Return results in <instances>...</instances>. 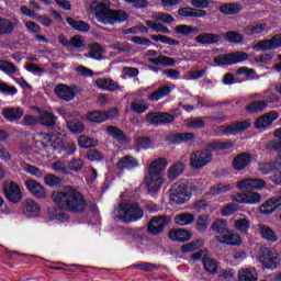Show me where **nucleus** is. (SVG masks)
Listing matches in <instances>:
<instances>
[{
	"mask_svg": "<svg viewBox=\"0 0 281 281\" xmlns=\"http://www.w3.org/2000/svg\"><path fill=\"white\" fill-rule=\"evenodd\" d=\"M44 183L48 186V188H58V186L63 184V179L58 178V176L48 173L44 177Z\"/></svg>",
	"mask_w": 281,
	"mask_h": 281,
	"instance_id": "bf43d9fd",
	"label": "nucleus"
},
{
	"mask_svg": "<svg viewBox=\"0 0 281 281\" xmlns=\"http://www.w3.org/2000/svg\"><path fill=\"white\" fill-rule=\"evenodd\" d=\"M106 132L111 137L116 139V142H126V134L117 126L109 125Z\"/></svg>",
	"mask_w": 281,
	"mask_h": 281,
	"instance_id": "de8ad7c7",
	"label": "nucleus"
},
{
	"mask_svg": "<svg viewBox=\"0 0 281 281\" xmlns=\"http://www.w3.org/2000/svg\"><path fill=\"white\" fill-rule=\"evenodd\" d=\"M86 157L89 161H102L104 159L102 151H99L98 149H90Z\"/></svg>",
	"mask_w": 281,
	"mask_h": 281,
	"instance_id": "69168bd1",
	"label": "nucleus"
},
{
	"mask_svg": "<svg viewBox=\"0 0 281 281\" xmlns=\"http://www.w3.org/2000/svg\"><path fill=\"white\" fill-rule=\"evenodd\" d=\"M280 210L281 196L270 198L266 202H263L259 207L260 214H265V216H269L270 214H273V212H280Z\"/></svg>",
	"mask_w": 281,
	"mask_h": 281,
	"instance_id": "2eb2a0df",
	"label": "nucleus"
},
{
	"mask_svg": "<svg viewBox=\"0 0 281 281\" xmlns=\"http://www.w3.org/2000/svg\"><path fill=\"white\" fill-rule=\"evenodd\" d=\"M173 32L178 37L188 38L189 36H192V34H199V27L188 24H180L175 26Z\"/></svg>",
	"mask_w": 281,
	"mask_h": 281,
	"instance_id": "c85d7f7f",
	"label": "nucleus"
},
{
	"mask_svg": "<svg viewBox=\"0 0 281 281\" xmlns=\"http://www.w3.org/2000/svg\"><path fill=\"white\" fill-rule=\"evenodd\" d=\"M220 12L226 16H232L243 12V5L236 2L224 3L220 7Z\"/></svg>",
	"mask_w": 281,
	"mask_h": 281,
	"instance_id": "2f4dec72",
	"label": "nucleus"
},
{
	"mask_svg": "<svg viewBox=\"0 0 281 281\" xmlns=\"http://www.w3.org/2000/svg\"><path fill=\"white\" fill-rule=\"evenodd\" d=\"M212 232L215 234H220V236H223L224 234H227L229 228H227V222L225 220H216L211 225Z\"/></svg>",
	"mask_w": 281,
	"mask_h": 281,
	"instance_id": "09e8293b",
	"label": "nucleus"
},
{
	"mask_svg": "<svg viewBox=\"0 0 281 281\" xmlns=\"http://www.w3.org/2000/svg\"><path fill=\"white\" fill-rule=\"evenodd\" d=\"M189 128L199 130V128H205V121L201 117L192 119L189 121L188 124Z\"/></svg>",
	"mask_w": 281,
	"mask_h": 281,
	"instance_id": "774afa93",
	"label": "nucleus"
},
{
	"mask_svg": "<svg viewBox=\"0 0 281 281\" xmlns=\"http://www.w3.org/2000/svg\"><path fill=\"white\" fill-rule=\"evenodd\" d=\"M24 186L26 190L30 191L33 196H35V199H45L47 196L45 188H43L42 184L34 179H27L24 182Z\"/></svg>",
	"mask_w": 281,
	"mask_h": 281,
	"instance_id": "6ab92c4d",
	"label": "nucleus"
},
{
	"mask_svg": "<svg viewBox=\"0 0 281 281\" xmlns=\"http://www.w3.org/2000/svg\"><path fill=\"white\" fill-rule=\"evenodd\" d=\"M234 148V143L232 140L221 142L215 140L209 143L203 150L193 151L190 156L191 168L195 170H201L205 168L207 164H212V153H218L221 150H229Z\"/></svg>",
	"mask_w": 281,
	"mask_h": 281,
	"instance_id": "f03ea898",
	"label": "nucleus"
},
{
	"mask_svg": "<svg viewBox=\"0 0 281 281\" xmlns=\"http://www.w3.org/2000/svg\"><path fill=\"white\" fill-rule=\"evenodd\" d=\"M106 114H104V112L101 111L89 112L87 115V120L89 122H92L93 124H102L106 122Z\"/></svg>",
	"mask_w": 281,
	"mask_h": 281,
	"instance_id": "8fccbe9b",
	"label": "nucleus"
},
{
	"mask_svg": "<svg viewBox=\"0 0 281 281\" xmlns=\"http://www.w3.org/2000/svg\"><path fill=\"white\" fill-rule=\"evenodd\" d=\"M192 196V192L188 187V182L179 180L173 183L170 188V201H172L176 205H183V203H188Z\"/></svg>",
	"mask_w": 281,
	"mask_h": 281,
	"instance_id": "423d86ee",
	"label": "nucleus"
},
{
	"mask_svg": "<svg viewBox=\"0 0 281 281\" xmlns=\"http://www.w3.org/2000/svg\"><path fill=\"white\" fill-rule=\"evenodd\" d=\"M248 128H251L249 121L234 122L224 128V133L225 135H238V133H245Z\"/></svg>",
	"mask_w": 281,
	"mask_h": 281,
	"instance_id": "393cba45",
	"label": "nucleus"
},
{
	"mask_svg": "<svg viewBox=\"0 0 281 281\" xmlns=\"http://www.w3.org/2000/svg\"><path fill=\"white\" fill-rule=\"evenodd\" d=\"M57 207L70 214H82L87 210V199L78 189L68 186L63 191H54L50 195Z\"/></svg>",
	"mask_w": 281,
	"mask_h": 281,
	"instance_id": "f257e3e1",
	"label": "nucleus"
},
{
	"mask_svg": "<svg viewBox=\"0 0 281 281\" xmlns=\"http://www.w3.org/2000/svg\"><path fill=\"white\" fill-rule=\"evenodd\" d=\"M249 227H251V223L248 218L244 217L235 221V229L240 234H249Z\"/></svg>",
	"mask_w": 281,
	"mask_h": 281,
	"instance_id": "603ef678",
	"label": "nucleus"
},
{
	"mask_svg": "<svg viewBox=\"0 0 281 281\" xmlns=\"http://www.w3.org/2000/svg\"><path fill=\"white\" fill-rule=\"evenodd\" d=\"M194 139H196V134L192 132H176L165 137V140L170 146H181V144H189V142H194Z\"/></svg>",
	"mask_w": 281,
	"mask_h": 281,
	"instance_id": "9b49d317",
	"label": "nucleus"
},
{
	"mask_svg": "<svg viewBox=\"0 0 281 281\" xmlns=\"http://www.w3.org/2000/svg\"><path fill=\"white\" fill-rule=\"evenodd\" d=\"M281 47V35H273L270 40H261L252 45L255 52H271Z\"/></svg>",
	"mask_w": 281,
	"mask_h": 281,
	"instance_id": "f8f14e48",
	"label": "nucleus"
},
{
	"mask_svg": "<svg viewBox=\"0 0 281 281\" xmlns=\"http://www.w3.org/2000/svg\"><path fill=\"white\" fill-rule=\"evenodd\" d=\"M267 30V23H259L254 26H246L244 32L246 36H254V34H262V31Z\"/></svg>",
	"mask_w": 281,
	"mask_h": 281,
	"instance_id": "5fc2aeb1",
	"label": "nucleus"
},
{
	"mask_svg": "<svg viewBox=\"0 0 281 281\" xmlns=\"http://www.w3.org/2000/svg\"><path fill=\"white\" fill-rule=\"evenodd\" d=\"M171 223L172 216L170 215L154 216L147 223V234H149V236H161Z\"/></svg>",
	"mask_w": 281,
	"mask_h": 281,
	"instance_id": "6e6552de",
	"label": "nucleus"
},
{
	"mask_svg": "<svg viewBox=\"0 0 281 281\" xmlns=\"http://www.w3.org/2000/svg\"><path fill=\"white\" fill-rule=\"evenodd\" d=\"M249 164H251V154L249 153H241L233 159L234 170H245Z\"/></svg>",
	"mask_w": 281,
	"mask_h": 281,
	"instance_id": "bb28decb",
	"label": "nucleus"
},
{
	"mask_svg": "<svg viewBox=\"0 0 281 281\" xmlns=\"http://www.w3.org/2000/svg\"><path fill=\"white\" fill-rule=\"evenodd\" d=\"M90 10L93 12L99 23L103 25H117V23L128 21V13H126V11L111 9L102 0H94L90 4Z\"/></svg>",
	"mask_w": 281,
	"mask_h": 281,
	"instance_id": "7ed1b4c3",
	"label": "nucleus"
},
{
	"mask_svg": "<svg viewBox=\"0 0 281 281\" xmlns=\"http://www.w3.org/2000/svg\"><path fill=\"white\" fill-rule=\"evenodd\" d=\"M0 71H3L8 76L16 74V66L8 60L0 59Z\"/></svg>",
	"mask_w": 281,
	"mask_h": 281,
	"instance_id": "13d9d810",
	"label": "nucleus"
},
{
	"mask_svg": "<svg viewBox=\"0 0 281 281\" xmlns=\"http://www.w3.org/2000/svg\"><path fill=\"white\" fill-rule=\"evenodd\" d=\"M202 265L204 271L210 273V276H216V273H218V262H216V260H214L212 257L205 255L202 258Z\"/></svg>",
	"mask_w": 281,
	"mask_h": 281,
	"instance_id": "473e14b6",
	"label": "nucleus"
},
{
	"mask_svg": "<svg viewBox=\"0 0 281 281\" xmlns=\"http://www.w3.org/2000/svg\"><path fill=\"white\" fill-rule=\"evenodd\" d=\"M186 162L183 161H177L172 166L169 167L167 171V177L169 181H176V179H179L183 172H186Z\"/></svg>",
	"mask_w": 281,
	"mask_h": 281,
	"instance_id": "cd10ccee",
	"label": "nucleus"
},
{
	"mask_svg": "<svg viewBox=\"0 0 281 281\" xmlns=\"http://www.w3.org/2000/svg\"><path fill=\"white\" fill-rule=\"evenodd\" d=\"M66 126L68 131H70V133H74L75 135H80L81 133H85L87 128L85 122L79 120L66 121Z\"/></svg>",
	"mask_w": 281,
	"mask_h": 281,
	"instance_id": "58836bf2",
	"label": "nucleus"
},
{
	"mask_svg": "<svg viewBox=\"0 0 281 281\" xmlns=\"http://www.w3.org/2000/svg\"><path fill=\"white\" fill-rule=\"evenodd\" d=\"M215 239L221 243V245H229L231 247H238L239 245H243V239H240V235L229 229L223 235L215 236Z\"/></svg>",
	"mask_w": 281,
	"mask_h": 281,
	"instance_id": "dca6fc26",
	"label": "nucleus"
},
{
	"mask_svg": "<svg viewBox=\"0 0 281 281\" xmlns=\"http://www.w3.org/2000/svg\"><path fill=\"white\" fill-rule=\"evenodd\" d=\"M112 216L114 221L122 223H137L144 218V210L139 207V203L127 200L119 203L113 210Z\"/></svg>",
	"mask_w": 281,
	"mask_h": 281,
	"instance_id": "39448f33",
	"label": "nucleus"
},
{
	"mask_svg": "<svg viewBox=\"0 0 281 281\" xmlns=\"http://www.w3.org/2000/svg\"><path fill=\"white\" fill-rule=\"evenodd\" d=\"M135 144L136 148H138L139 150H148V148L153 146V139L147 136L137 137L135 138Z\"/></svg>",
	"mask_w": 281,
	"mask_h": 281,
	"instance_id": "4d7b16f0",
	"label": "nucleus"
},
{
	"mask_svg": "<svg viewBox=\"0 0 281 281\" xmlns=\"http://www.w3.org/2000/svg\"><path fill=\"white\" fill-rule=\"evenodd\" d=\"M222 38L226 40L227 43H234L235 45H239L245 41V35L236 32V31H227L222 34Z\"/></svg>",
	"mask_w": 281,
	"mask_h": 281,
	"instance_id": "ea45409f",
	"label": "nucleus"
},
{
	"mask_svg": "<svg viewBox=\"0 0 281 281\" xmlns=\"http://www.w3.org/2000/svg\"><path fill=\"white\" fill-rule=\"evenodd\" d=\"M221 38L222 34L203 32L195 37V43L199 45H218Z\"/></svg>",
	"mask_w": 281,
	"mask_h": 281,
	"instance_id": "4be33fe9",
	"label": "nucleus"
},
{
	"mask_svg": "<svg viewBox=\"0 0 281 281\" xmlns=\"http://www.w3.org/2000/svg\"><path fill=\"white\" fill-rule=\"evenodd\" d=\"M210 215L202 214L200 215L195 221V228L201 234H204V232H207V227H210Z\"/></svg>",
	"mask_w": 281,
	"mask_h": 281,
	"instance_id": "49530a36",
	"label": "nucleus"
},
{
	"mask_svg": "<svg viewBox=\"0 0 281 281\" xmlns=\"http://www.w3.org/2000/svg\"><path fill=\"white\" fill-rule=\"evenodd\" d=\"M267 109V102L265 101H255L247 105V113H262Z\"/></svg>",
	"mask_w": 281,
	"mask_h": 281,
	"instance_id": "864d4df0",
	"label": "nucleus"
},
{
	"mask_svg": "<svg viewBox=\"0 0 281 281\" xmlns=\"http://www.w3.org/2000/svg\"><path fill=\"white\" fill-rule=\"evenodd\" d=\"M278 117H280V113H278V111H276V110H272V111L259 116L255 121V127L256 128H267V126H271V124H273V122H276V120H278Z\"/></svg>",
	"mask_w": 281,
	"mask_h": 281,
	"instance_id": "aec40b11",
	"label": "nucleus"
},
{
	"mask_svg": "<svg viewBox=\"0 0 281 281\" xmlns=\"http://www.w3.org/2000/svg\"><path fill=\"white\" fill-rule=\"evenodd\" d=\"M0 93H4L5 95H16L19 90L14 86H8L5 82H0Z\"/></svg>",
	"mask_w": 281,
	"mask_h": 281,
	"instance_id": "0e129e2a",
	"label": "nucleus"
},
{
	"mask_svg": "<svg viewBox=\"0 0 281 281\" xmlns=\"http://www.w3.org/2000/svg\"><path fill=\"white\" fill-rule=\"evenodd\" d=\"M168 236L172 243H190L192 240V232L186 228H171Z\"/></svg>",
	"mask_w": 281,
	"mask_h": 281,
	"instance_id": "f3484780",
	"label": "nucleus"
},
{
	"mask_svg": "<svg viewBox=\"0 0 281 281\" xmlns=\"http://www.w3.org/2000/svg\"><path fill=\"white\" fill-rule=\"evenodd\" d=\"M259 262L265 269L273 271L278 269V266L280 265V256L273 248H265L259 256Z\"/></svg>",
	"mask_w": 281,
	"mask_h": 281,
	"instance_id": "9d476101",
	"label": "nucleus"
},
{
	"mask_svg": "<svg viewBox=\"0 0 281 281\" xmlns=\"http://www.w3.org/2000/svg\"><path fill=\"white\" fill-rule=\"evenodd\" d=\"M117 170L124 172V170H135V168H139V160L133 156H123L116 162Z\"/></svg>",
	"mask_w": 281,
	"mask_h": 281,
	"instance_id": "5701e85b",
	"label": "nucleus"
},
{
	"mask_svg": "<svg viewBox=\"0 0 281 281\" xmlns=\"http://www.w3.org/2000/svg\"><path fill=\"white\" fill-rule=\"evenodd\" d=\"M259 234L261 238H263L265 240H268L269 243L278 241V235H276V232H273L272 228L267 225L260 226Z\"/></svg>",
	"mask_w": 281,
	"mask_h": 281,
	"instance_id": "a19ab883",
	"label": "nucleus"
},
{
	"mask_svg": "<svg viewBox=\"0 0 281 281\" xmlns=\"http://www.w3.org/2000/svg\"><path fill=\"white\" fill-rule=\"evenodd\" d=\"M47 146H50L54 153H63V148H65V142L63 138L52 135L50 138L46 142Z\"/></svg>",
	"mask_w": 281,
	"mask_h": 281,
	"instance_id": "c03bdc74",
	"label": "nucleus"
},
{
	"mask_svg": "<svg viewBox=\"0 0 281 281\" xmlns=\"http://www.w3.org/2000/svg\"><path fill=\"white\" fill-rule=\"evenodd\" d=\"M89 53L86 55L88 58H92V60H102V54H104V48L100 43L94 42L88 46Z\"/></svg>",
	"mask_w": 281,
	"mask_h": 281,
	"instance_id": "f704fd0d",
	"label": "nucleus"
},
{
	"mask_svg": "<svg viewBox=\"0 0 281 281\" xmlns=\"http://www.w3.org/2000/svg\"><path fill=\"white\" fill-rule=\"evenodd\" d=\"M100 145V140L95 138H91L87 135H81L78 137V146L80 148H95V146Z\"/></svg>",
	"mask_w": 281,
	"mask_h": 281,
	"instance_id": "37998d69",
	"label": "nucleus"
},
{
	"mask_svg": "<svg viewBox=\"0 0 281 281\" xmlns=\"http://www.w3.org/2000/svg\"><path fill=\"white\" fill-rule=\"evenodd\" d=\"M148 124L154 126H161V124H171L175 121V115L168 112H149L146 114Z\"/></svg>",
	"mask_w": 281,
	"mask_h": 281,
	"instance_id": "ddd939ff",
	"label": "nucleus"
},
{
	"mask_svg": "<svg viewBox=\"0 0 281 281\" xmlns=\"http://www.w3.org/2000/svg\"><path fill=\"white\" fill-rule=\"evenodd\" d=\"M21 25V21L19 19H14L13 22L8 18L0 16V35H10L14 32V27H19Z\"/></svg>",
	"mask_w": 281,
	"mask_h": 281,
	"instance_id": "b1692460",
	"label": "nucleus"
},
{
	"mask_svg": "<svg viewBox=\"0 0 281 281\" xmlns=\"http://www.w3.org/2000/svg\"><path fill=\"white\" fill-rule=\"evenodd\" d=\"M131 109L134 113H146L148 111V104L144 103V101H133L131 104Z\"/></svg>",
	"mask_w": 281,
	"mask_h": 281,
	"instance_id": "e2e57ef3",
	"label": "nucleus"
},
{
	"mask_svg": "<svg viewBox=\"0 0 281 281\" xmlns=\"http://www.w3.org/2000/svg\"><path fill=\"white\" fill-rule=\"evenodd\" d=\"M55 93L57 98L64 100V102H71V100L76 98V91H74V88L65 83L57 85L55 87Z\"/></svg>",
	"mask_w": 281,
	"mask_h": 281,
	"instance_id": "412c9836",
	"label": "nucleus"
},
{
	"mask_svg": "<svg viewBox=\"0 0 281 281\" xmlns=\"http://www.w3.org/2000/svg\"><path fill=\"white\" fill-rule=\"evenodd\" d=\"M2 192L7 201L13 205H19V203L23 201V191H21V186L12 180H5L2 183Z\"/></svg>",
	"mask_w": 281,
	"mask_h": 281,
	"instance_id": "1a4fd4ad",
	"label": "nucleus"
},
{
	"mask_svg": "<svg viewBox=\"0 0 281 281\" xmlns=\"http://www.w3.org/2000/svg\"><path fill=\"white\" fill-rule=\"evenodd\" d=\"M245 60H249V54L241 50L221 54L213 58V63L217 67H232V65H238L239 63H245Z\"/></svg>",
	"mask_w": 281,
	"mask_h": 281,
	"instance_id": "0eeeda50",
	"label": "nucleus"
},
{
	"mask_svg": "<svg viewBox=\"0 0 281 281\" xmlns=\"http://www.w3.org/2000/svg\"><path fill=\"white\" fill-rule=\"evenodd\" d=\"M237 187L239 190H262L267 188V181L260 178L245 179Z\"/></svg>",
	"mask_w": 281,
	"mask_h": 281,
	"instance_id": "a211bd4d",
	"label": "nucleus"
},
{
	"mask_svg": "<svg viewBox=\"0 0 281 281\" xmlns=\"http://www.w3.org/2000/svg\"><path fill=\"white\" fill-rule=\"evenodd\" d=\"M25 115V112L23 111V108H4L2 110V116L7 122H19Z\"/></svg>",
	"mask_w": 281,
	"mask_h": 281,
	"instance_id": "a878e982",
	"label": "nucleus"
},
{
	"mask_svg": "<svg viewBox=\"0 0 281 281\" xmlns=\"http://www.w3.org/2000/svg\"><path fill=\"white\" fill-rule=\"evenodd\" d=\"M204 243L205 241L201 238L194 239L188 244H183L180 247V251H181V254H192V251H196L198 249H201V247H203Z\"/></svg>",
	"mask_w": 281,
	"mask_h": 281,
	"instance_id": "4c0bfd02",
	"label": "nucleus"
},
{
	"mask_svg": "<svg viewBox=\"0 0 281 281\" xmlns=\"http://www.w3.org/2000/svg\"><path fill=\"white\" fill-rule=\"evenodd\" d=\"M134 269H139V271H145V273H150V271H157L161 266L156 263H150L143 261L133 266Z\"/></svg>",
	"mask_w": 281,
	"mask_h": 281,
	"instance_id": "6e6d98bb",
	"label": "nucleus"
},
{
	"mask_svg": "<svg viewBox=\"0 0 281 281\" xmlns=\"http://www.w3.org/2000/svg\"><path fill=\"white\" fill-rule=\"evenodd\" d=\"M35 110L38 113L37 122L45 126L46 128H53L56 126V122H58V116L55 113L49 112L47 110H43V108L36 106Z\"/></svg>",
	"mask_w": 281,
	"mask_h": 281,
	"instance_id": "4468645a",
	"label": "nucleus"
},
{
	"mask_svg": "<svg viewBox=\"0 0 281 281\" xmlns=\"http://www.w3.org/2000/svg\"><path fill=\"white\" fill-rule=\"evenodd\" d=\"M262 201V195L258 192H246L241 200V203H246V205H258Z\"/></svg>",
	"mask_w": 281,
	"mask_h": 281,
	"instance_id": "a18cd8bd",
	"label": "nucleus"
},
{
	"mask_svg": "<svg viewBox=\"0 0 281 281\" xmlns=\"http://www.w3.org/2000/svg\"><path fill=\"white\" fill-rule=\"evenodd\" d=\"M229 190H232L229 184L218 183L217 186L211 187V192L213 194H225L226 192H229Z\"/></svg>",
	"mask_w": 281,
	"mask_h": 281,
	"instance_id": "338daca9",
	"label": "nucleus"
},
{
	"mask_svg": "<svg viewBox=\"0 0 281 281\" xmlns=\"http://www.w3.org/2000/svg\"><path fill=\"white\" fill-rule=\"evenodd\" d=\"M274 170H278V165L276 161L259 164V172H261V175H271V172H274Z\"/></svg>",
	"mask_w": 281,
	"mask_h": 281,
	"instance_id": "052dcab7",
	"label": "nucleus"
},
{
	"mask_svg": "<svg viewBox=\"0 0 281 281\" xmlns=\"http://www.w3.org/2000/svg\"><path fill=\"white\" fill-rule=\"evenodd\" d=\"M82 168H85V161L80 158H72L68 162V171L69 172H70V170L72 172H80V170H82Z\"/></svg>",
	"mask_w": 281,
	"mask_h": 281,
	"instance_id": "680f3d73",
	"label": "nucleus"
},
{
	"mask_svg": "<svg viewBox=\"0 0 281 281\" xmlns=\"http://www.w3.org/2000/svg\"><path fill=\"white\" fill-rule=\"evenodd\" d=\"M170 86H162L154 91L151 94H149V100H151V102H159V100L167 98V95H170Z\"/></svg>",
	"mask_w": 281,
	"mask_h": 281,
	"instance_id": "79ce46f5",
	"label": "nucleus"
},
{
	"mask_svg": "<svg viewBox=\"0 0 281 281\" xmlns=\"http://www.w3.org/2000/svg\"><path fill=\"white\" fill-rule=\"evenodd\" d=\"M66 23L72 27V30H76V32H89L91 30V25L89 23L82 21V20H75L71 16L66 18Z\"/></svg>",
	"mask_w": 281,
	"mask_h": 281,
	"instance_id": "72a5a7b5",
	"label": "nucleus"
},
{
	"mask_svg": "<svg viewBox=\"0 0 281 281\" xmlns=\"http://www.w3.org/2000/svg\"><path fill=\"white\" fill-rule=\"evenodd\" d=\"M196 221L194 214L191 213H181L176 215L175 223L180 227H186V225H192Z\"/></svg>",
	"mask_w": 281,
	"mask_h": 281,
	"instance_id": "e433bc0d",
	"label": "nucleus"
},
{
	"mask_svg": "<svg viewBox=\"0 0 281 281\" xmlns=\"http://www.w3.org/2000/svg\"><path fill=\"white\" fill-rule=\"evenodd\" d=\"M178 14L179 16H184V18L194 16L195 19H205V16H207V11L184 7L178 10Z\"/></svg>",
	"mask_w": 281,
	"mask_h": 281,
	"instance_id": "c756f323",
	"label": "nucleus"
},
{
	"mask_svg": "<svg viewBox=\"0 0 281 281\" xmlns=\"http://www.w3.org/2000/svg\"><path fill=\"white\" fill-rule=\"evenodd\" d=\"M149 63H151V65H161V67H175L177 65V59L166 55H159L158 57L149 58Z\"/></svg>",
	"mask_w": 281,
	"mask_h": 281,
	"instance_id": "c9c22d12",
	"label": "nucleus"
},
{
	"mask_svg": "<svg viewBox=\"0 0 281 281\" xmlns=\"http://www.w3.org/2000/svg\"><path fill=\"white\" fill-rule=\"evenodd\" d=\"M168 168V159L165 157H159L150 162L148 167V172L145 175V183L149 194H157L164 186V177L161 172Z\"/></svg>",
	"mask_w": 281,
	"mask_h": 281,
	"instance_id": "20e7f679",
	"label": "nucleus"
},
{
	"mask_svg": "<svg viewBox=\"0 0 281 281\" xmlns=\"http://www.w3.org/2000/svg\"><path fill=\"white\" fill-rule=\"evenodd\" d=\"M23 214L27 216V218H36V216L41 214V206L33 200H29L24 203Z\"/></svg>",
	"mask_w": 281,
	"mask_h": 281,
	"instance_id": "7c9ffc66",
	"label": "nucleus"
},
{
	"mask_svg": "<svg viewBox=\"0 0 281 281\" xmlns=\"http://www.w3.org/2000/svg\"><path fill=\"white\" fill-rule=\"evenodd\" d=\"M239 281H258L256 268H248L238 274Z\"/></svg>",
	"mask_w": 281,
	"mask_h": 281,
	"instance_id": "3c124183",
	"label": "nucleus"
}]
</instances>
